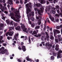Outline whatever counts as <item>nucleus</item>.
Masks as SVG:
<instances>
[{
  "label": "nucleus",
  "instance_id": "obj_49",
  "mask_svg": "<svg viewBox=\"0 0 62 62\" xmlns=\"http://www.w3.org/2000/svg\"><path fill=\"white\" fill-rule=\"evenodd\" d=\"M5 54L6 55H8L9 54V53L8 52H5Z\"/></svg>",
  "mask_w": 62,
  "mask_h": 62
},
{
  "label": "nucleus",
  "instance_id": "obj_6",
  "mask_svg": "<svg viewBox=\"0 0 62 62\" xmlns=\"http://www.w3.org/2000/svg\"><path fill=\"white\" fill-rule=\"evenodd\" d=\"M62 53V51L59 50L58 51V52L57 54V58L58 59L59 58H62V56L61 55V53Z\"/></svg>",
  "mask_w": 62,
  "mask_h": 62
},
{
  "label": "nucleus",
  "instance_id": "obj_63",
  "mask_svg": "<svg viewBox=\"0 0 62 62\" xmlns=\"http://www.w3.org/2000/svg\"><path fill=\"white\" fill-rule=\"evenodd\" d=\"M56 22H59V19H57V20H56Z\"/></svg>",
  "mask_w": 62,
  "mask_h": 62
},
{
  "label": "nucleus",
  "instance_id": "obj_2",
  "mask_svg": "<svg viewBox=\"0 0 62 62\" xmlns=\"http://www.w3.org/2000/svg\"><path fill=\"white\" fill-rule=\"evenodd\" d=\"M29 13V14H27L28 21H30V19L32 21L34 22L35 18L33 17H31V16L33 17L34 16V12H30Z\"/></svg>",
  "mask_w": 62,
  "mask_h": 62
},
{
  "label": "nucleus",
  "instance_id": "obj_64",
  "mask_svg": "<svg viewBox=\"0 0 62 62\" xmlns=\"http://www.w3.org/2000/svg\"><path fill=\"white\" fill-rule=\"evenodd\" d=\"M60 15L61 17H62V13H60Z\"/></svg>",
  "mask_w": 62,
  "mask_h": 62
},
{
  "label": "nucleus",
  "instance_id": "obj_32",
  "mask_svg": "<svg viewBox=\"0 0 62 62\" xmlns=\"http://www.w3.org/2000/svg\"><path fill=\"white\" fill-rule=\"evenodd\" d=\"M13 24L15 27H16V26H17V23H15L14 22Z\"/></svg>",
  "mask_w": 62,
  "mask_h": 62
},
{
  "label": "nucleus",
  "instance_id": "obj_20",
  "mask_svg": "<svg viewBox=\"0 0 62 62\" xmlns=\"http://www.w3.org/2000/svg\"><path fill=\"white\" fill-rule=\"evenodd\" d=\"M36 6L38 7H40L41 6V4H40V3H38L36 5Z\"/></svg>",
  "mask_w": 62,
  "mask_h": 62
},
{
  "label": "nucleus",
  "instance_id": "obj_14",
  "mask_svg": "<svg viewBox=\"0 0 62 62\" xmlns=\"http://www.w3.org/2000/svg\"><path fill=\"white\" fill-rule=\"evenodd\" d=\"M22 50H23V52H25L26 49L25 48V46H22Z\"/></svg>",
  "mask_w": 62,
  "mask_h": 62
},
{
  "label": "nucleus",
  "instance_id": "obj_57",
  "mask_svg": "<svg viewBox=\"0 0 62 62\" xmlns=\"http://www.w3.org/2000/svg\"><path fill=\"white\" fill-rule=\"evenodd\" d=\"M20 4H23V1H22V0H20Z\"/></svg>",
  "mask_w": 62,
  "mask_h": 62
},
{
  "label": "nucleus",
  "instance_id": "obj_7",
  "mask_svg": "<svg viewBox=\"0 0 62 62\" xmlns=\"http://www.w3.org/2000/svg\"><path fill=\"white\" fill-rule=\"evenodd\" d=\"M45 33L46 34V37L45 38V40H47V41L49 40V34L47 32L45 31Z\"/></svg>",
  "mask_w": 62,
  "mask_h": 62
},
{
  "label": "nucleus",
  "instance_id": "obj_42",
  "mask_svg": "<svg viewBox=\"0 0 62 62\" xmlns=\"http://www.w3.org/2000/svg\"><path fill=\"white\" fill-rule=\"evenodd\" d=\"M41 36V35L40 34H38V35H37V38H38V37H40Z\"/></svg>",
  "mask_w": 62,
  "mask_h": 62
},
{
  "label": "nucleus",
  "instance_id": "obj_44",
  "mask_svg": "<svg viewBox=\"0 0 62 62\" xmlns=\"http://www.w3.org/2000/svg\"><path fill=\"white\" fill-rule=\"evenodd\" d=\"M31 26L32 27L34 28V26H35V25H34V24H31Z\"/></svg>",
  "mask_w": 62,
  "mask_h": 62
},
{
  "label": "nucleus",
  "instance_id": "obj_55",
  "mask_svg": "<svg viewBox=\"0 0 62 62\" xmlns=\"http://www.w3.org/2000/svg\"><path fill=\"white\" fill-rule=\"evenodd\" d=\"M18 49H19V50H21V49H22V48H21L20 46H19L18 47Z\"/></svg>",
  "mask_w": 62,
  "mask_h": 62
},
{
  "label": "nucleus",
  "instance_id": "obj_27",
  "mask_svg": "<svg viewBox=\"0 0 62 62\" xmlns=\"http://www.w3.org/2000/svg\"><path fill=\"white\" fill-rule=\"evenodd\" d=\"M2 39H3V37L2 36H1L0 37V42L1 43H3L1 42V40H2Z\"/></svg>",
  "mask_w": 62,
  "mask_h": 62
},
{
  "label": "nucleus",
  "instance_id": "obj_10",
  "mask_svg": "<svg viewBox=\"0 0 62 62\" xmlns=\"http://www.w3.org/2000/svg\"><path fill=\"white\" fill-rule=\"evenodd\" d=\"M8 35L10 36H12V35H13V34L14 33V32L12 31V32L11 31H10L8 32Z\"/></svg>",
  "mask_w": 62,
  "mask_h": 62
},
{
  "label": "nucleus",
  "instance_id": "obj_43",
  "mask_svg": "<svg viewBox=\"0 0 62 62\" xmlns=\"http://www.w3.org/2000/svg\"><path fill=\"white\" fill-rule=\"evenodd\" d=\"M55 40L56 42H58V39H55Z\"/></svg>",
  "mask_w": 62,
  "mask_h": 62
},
{
  "label": "nucleus",
  "instance_id": "obj_13",
  "mask_svg": "<svg viewBox=\"0 0 62 62\" xmlns=\"http://www.w3.org/2000/svg\"><path fill=\"white\" fill-rule=\"evenodd\" d=\"M54 33H55V34H59L60 33V31L59 30H56L54 31Z\"/></svg>",
  "mask_w": 62,
  "mask_h": 62
},
{
  "label": "nucleus",
  "instance_id": "obj_22",
  "mask_svg": "<svg viewBox=\"0 0 62 62\" xmlns=\"http://www.w3.org/2000/svg\"><path fill=\"white\" fill-rule=\"evenodd\" d=\"M14 28L13 26L10 27L9 31H11V30H12H12H14Z\"/></svg>",
  "mask_w": 62,
  "mask_h": 62
},
{
  "label": "nucleus",
  "instance_id": "obj_39",
  "mask_svg": "<svg viewBox=\"0 0 62 62\" xmlns=\"http://www.w3.org/2000/svg\"><path fill=\"white\" fill-rule=\"evenodd\" d=\"M14 39L15 40H16V41H17V37L16 36H14Z\"/></svg>",
  "mask_w": 62,
  "mask_h": 62
},
{
  "label": "nucleus",
  "instance_id": "obj_37",
  "mask_svg": "<svg viewBox=\"0 0 62 62\" xmlns=\"http://www.w3.org/2000/svg\"><path fill=\"white\" fill-rule=\"evenodd\" d=\"M7 39L8 40H9L10 39H12V37H9V36H8Z\"/></svg>",
  "mask_w": 62,
  "mask_h": 62
},
{
  "label": "nucleus",
  "instance_id": "obj_50",
  "mask_svg": "<svg viewBox=\"0 0 62 62\" xmlns=\"http://www.w3.org/2000/svg\"><path fill=\"white\" fill-rule=\"evenodd\" d=\"M52 47V44H49V45L48 46V47Z\"/></svg>",
  "mask_w": 62,
  "mask_h": 62
},
{
  "label": "nucleus",
  "instance_id": "obj_56",
  "mask_svg": "<svg viewBox=\"0 0 62 62\" xmlns=\"http://www.w3.org/2000/svg\"><path fill=\"white\" fill-rule=\"evenodd\" d=\"M46 3L47 5H48L49 4V1L48 0H47Z\"/></svg>",
  "mask_w": 62,
  "mask_h": 62
},
{
  "label": "nucleus",
  "instance_id": "obj_18",
  "mask_svg": "<svg viewBox=\"0 0 62 62\" xmlns=\"http://www.w3.org/2000/svg\"><path fill=\"white\" fill-rule=\"evenodd\" d=\"M40 3L41 4H43L46 3V1L45 0H41Z\"/></svg>",
  "mask_w": 62,
  "mask_h": 62
},
{
  "label": "nucleus",
  "instance_id": "obj_3",
  "mask_svg": "<svg viewBox=\"0 0 62 62\" xmlns=\"http://www.w3.org/2000/svg\"><path fill=\"white\" fill-rule=\"evenodd\" d=\"M31 3L29 2V5L28 3H27V4H26L25 6L27 8V9H26V13L27 14H29L30 12H31V10L29 8V7L30 8H31L32 7V6L31 5Z\"/></svg>",
  "mask_w": 62,
  "mask_h": 62
},
{
  "label": "nucleus",
  "instance_id": "obj_58",
  "mask_svg": "<svg viewBox=\"0 0 62 62\" xmlns=\"http://www.w3.org/2000/svg\"><path fill=\"white\" fill-rule=\"evenodd\" d=\"M21 45H23V42H22L21 43Z\"/></svg>",
  "mask_w": 62,
  "mask_h": 62
},
{
  "label": "nucleus",
  "instance_id": "obj_60",
  "mask_svg": "<svg viewBox=\"0 0 62 62\" xmlns=\"http://www.w3.org/2000/svg\"><path fill=\"white\" fill-rule=\"evenodd\" d=\"M30 33V34H31V33H32L33 32V31H29Z\"/></svg>",
  "mask_w": 62,
  "mask_h": 62
},
{
  "label": "nucleus",
  "instance_id": "obj_35",
  "mask_svg": "<svg viewBox=\"0 0 62 62\" xmlns=\"http://www.w3.org/2000/svg\"><path fill=\"white\" fill-rule=\"evenodd\" d=\"M55 7L56 8L58 9L59 8V6L58 5H57L55 6Z\"/></svg>",
  "mask_w": 62,
  "mask_h": 62
},
{
  "label": "nucleus",
  "instance_id": "obj_28",
  "mask_svg": "<svg viewBox=\"0 0 62 62\" xmlns=\"http://www.w3.org/2000/svg\"><path fill=\"white\" fill-rule=\"evenodd\" d=\"M21 28L22 29L25 28V26L24 24H23L21 26Z\"/></svg>",
  "mask_w": 62,
  "mask_h": 62
},
{
  "label": "nucleus",
  "instance_id": "obj_61",
  "mask_svg": "<svg viewBox=\"0 0 62 62\" xmlns=\"http://www.w3.org/2000/svg\"><path fill=\"white\" fill-rule=\"evenodd\" d=\"M57 12L58 13H59V12H60L59 11V9H58L57 10Z\"/></svg>",
  "mask_w": 62,
  "mask_h": 62
},
{
  "label": "nucleus",
  "instance_id": "obj_31",
  "mask_svg": "<svg viewBox=\"0 0 62 62\" xmlns=\"http://www.w3.org/2000/svg\"><path fill=\"white\" fill-rule=\"evenodd\" d=\"M50 39L51 40H54V37L53 36H51Z\"/></svg>",
  "mask_w": 62,
  "mask_h": 62
},
{
  "label": "nucleus",
  "instance_id": "obj_41",
  "mask_svg": "<svg viewBox=\"0 0 62 62\" xmlns=\"http://www.w3.org/2000/svg\"><path fill=\"white\" fill-rule=\"evenodd\" d=\"M29 43H30L31 42V40L30 39V37H29Z\"/></svg>",
  "mask_w": 62,
  "mask_h": 62
},
{
  "label": "nucleus",
  "instance_id": "obj_30",
  "mask_svg": "<svg viewBox=\"0 0 62 62\" xmlns=\"http://www.w3.org/2000/svg\"><path fill=\"white\" fill-rule=\"evenodd\" d=\"M11 9L12 11H13L14 12L15 11V10H16L14 8H11Z\"/></svg>",
  "mask_w": 62,
  "mask_h": 62
},
{
  "label": "nucleus",
  "instance_id": "obj_8",
  "mask_svg": "<svg viewBox=\"0 0 62 62\" xmlns=\"http://www.w3.org/2000/svg\"><path fill=\"white\" fill-rule=\"evenodd\" d=\"M48 15H49V17L51 21H54V18L53 17H52V16L51 15L50 13H48Z\"/></svg>",
  "mask_w": 62,
  "mask_h": 62
},
{
  "label": "nucleus",
  "instance_id": "obj_47",
  "mask_svg": "<svg viewBox=\"0 0 62 62\" xmlns=\"http://www.w3.org/2000/svg\"><path fill=\"white\" fill-rule=\"evenodd\" d=\"M16 4H19V1L18 0H16Z\"/></svg>",
  "mask_w": 62,
  "mask_h": 62
},
{
  "label": "nucleus",
  "instance_id": "obj_46",
  "mask_svg": "<svg viewBox=\"0 0 62 62\" xmlns=\"http://www.w3.org/2000/svg\"><path fill=\"white\" fill-rule=\"evenodd\" d=\"M28 0H25V2H24V4H25L26 3H27V1H28Z\"/></svg>",
  "mask_w": 62,
  "mask_h": 62
},
{
  "label": "nucleus",
  "instance_id": "obj_5",
  "mask_svg": "<svg viewBox=\"0 0 62 62\" xmlns=\"http://www.w3.org/2000/svg\"><path fill=\"white\" fill-rule=\"evenodd\" d=\"M55 8H52V7L50 8V7H49L47 8V11H51L53 14H55Z\"/></svg>",
  "mask_w": 62,
  "mask_h": 62
},
{
  "label": "nucleus",
  "instance_id": "obj_45",
  "mask_svg": "<svg viewBox=\"0 0 62 62\" xmlns=\"http://www.w3.org/2000/svg\"><path fill=\"white\" fill-rule=\"evenodd\" d=\"M17 61L19 62H22V60H21L20 59H18L17 60Z\"/></svg>",
  "mask_w": 62,
  "mask_h": 62
},
{
  "label": "nucleus",
  "instance_id": "obj_21",
  "mask_svg": "<svg viewBox=\"0 0 62 62\" xmlns=\"http://www.w3.org/2000/svg\"><path fill=\"white\" fill-rule=\"evenodd\" d=\"M37 34V31H34L33 33H32V35H36V34Z\"/></svg>",
  "mask_w": 62,
  "mask_h": 62
},
{
  "label": "nucleus",
  "instance_id": "obj_48",
  "mask_svg": "<svg viewBox=\"0 0 62 62\" xmlns=\"http://www.w3.org/2000/svg\"><path fill=\"white\" fill-rule=\"evenodd\" d=\"M29 23L30 24H32V23H31V21H30V20H28Z\"/></svg>",
  "mask_w": 62,
  "mask_h": 62
},
{
  "label": "nucleus",
  "instance_id": "obj_17",
  "mask_svg": "<svg viewBox=\"0 0 62 62\" xmlns=\"http://www.w3.org/2000/svg\"><path fill=\"white\" fill-rule=\"evenodd\" d=\"M55 49L56 51H58V50L59 49V47L58 45H56L55 46Z\"/></svg>",
  "mask_w": 62,
  "mask_h": 62
},
{
  "label": "nucleus",
  "instance_id": "obj_34",
  "mask_svg": "<svg viewBox=\"0 0 62 62\" xmlns=\"http://www.w3.org/2000/svg\"><path fill=\"white\" fill-rule=\"evenodd\" d=\"M60 16V15L57 14H56L55 15V16L56 17H59Z\"/></svg>",
  "mask_w": 62,
  "mask_h": 62
},
{
  "label": "nucleus",
  "instance_id": "obj_23",
  "mask_svg": "<svg viewBox=\"0 0 62 62\" xmlns=\"http://www.w3.org/2000/svg\"><path fill=\"white\" fill-rule=\"evenodd\" d=\"M38 22L39 24V25H40L41 24V20L40 19H39Z\"/></svg>",
  "mask_w": 62,
  "mask_h": 62
},
{
  "label": "nucleus",
  "instance_id": "obj_62",
  "mask_svg": "<svg viewBox=\"0 0 62 62\" xmlns=\"http://www.w3.org/2000/svg\"><path fill=\"white\" fill-rule=\"evenodd\" d=\"M3 46H6L7 45V44L6 43H3Z\"/></svg>",
  "mask_w": 62,
  "mask_h": 62
},
{
  "label": "nucleus",
  "instance_id": "obj_16",
  "mask_svg": "<svg viewBox=\"0 0 62 62\" xmlns=\"http://www.w3.org/2000/svg\"><path fill=\"white\" fill-rule=\"evenodd\" d=\"M6 52H7V49H3L1 52V53L2 54H4L6 53Z\"/></svg>",
  "mask_w": 62,
  "mask_h": 62
},
{
  "label": "nucleus",
  "instance_id": "obj_25",
  "mask_svg": "<svg viewBox=\"0 0 62 62\" xmlns=\"http://www.w3.org/2000/svg\"><path fill=\"white\" fill-rule=\"evenodd\" d=\"M40 27V26H39V25L38 26H36L35 28V29H39V28Z\"/></svg>",
  "mask_w": 62,
  "mask_h": 62
},
{
  "label": "nucleus",
  "instance_id": "obj_36",
  "mask_svg": "<svg viewBox=\"0 0 62 62\" xmlns=\"http://www.w3.org/2000/svg\"><path fill=\"white\" fill-rule=\"evenodd\" d=\"M4 26V25L3 24V23H1L0 24V28H1V27H3V26Z\"/></svg>",
  "mask_w": 62,
  "mask_h": 62
},
{
  "label": "nucleus",
  "instance_id": "obj_54",
  "mask_svg": "<svg viewBox=\"0 0 62 62\" xmlns=\"http://www.w3.org/2000/svg\"><path fill=\"white\" fill-rule=\"evenodd\" d=\"M56 28L57 29H59L60 28V26H57L56 27Z\"/></svg>",
  "mask_w": 62,
  "mask_h": 62
},
{
  "label": "nucleus",
  "instance_id": "obj_15",
  "mask_svg": "<svg viewBox=\"0 0 62 62\" xmlns=\"http://www.w3.org/2000/svg\"><path fill=\"white\" fill-rule=\"evenodd\" d=\"M8 4H9L10 5H13V1L12 0H8Z\"/></svg>",
  "mask_w": 62,
  "mask_h": 62
},
{
  "label": "nucleus",
  "instance_id": "obj_4",
  "mask_svg": "<svg viewBox=\"0 0 62 62\" xmlns=\"http://www.w3.org/2000/svg\"><path fill=\"white\" fill-rule=\"evenodd\" d=\"M40 10L38 9V8H34V10L35 11H37L39 15H41V13H42L43 12V11L44 10V8L43 7L40 8Z\"/></svg>",
  "mask_w": 62,
  "mask_h": 62
},
{
  "label": "nucleus",
  "instance_id": "obj_12",
  "mask_svg": "<svg viewBox=\"0 0 62 62\" xmlns=\"http://www.w3.org/2000/svg\"><path fill=\"white\" fill-rule=\"evenodd\" d=\"M15 29L16 30H17V31H21V27L20 26H18L16 27Z\"/></svg>",
  "mask_w": 62,
  "mask_h": 62
},
{
  "label": "nucleus",
  "instance_id": "obj_9",
  "mask_svg": "<svg viewBox=\"0 0 62 62\" xmlns=\"http://www.w3.org/2000/svg\"><path fill=\"white\" fill-rule=\"evenodd\" d=\"M29 56H28L27 57H26V59L28 61H30L31 62H32L33 60L30 58Z\"/></svg>",
  "mask_w": 62,
  "mask_h": 62
},
{
  "label": "nucleus",
  "instance_id": "obj_52",
  "mask_svg": "<svg viewBox=\"0 0 62 62\" xmlns=\"http://www.w3.org/2000/svg\"><path fill=\"white\" fill-rule=\"evenodd\" d=\"M49 2H50V3H52V2H53V0H48Z\"/></svg>",
  "mask_w": 62,
  "mask_h": 62
},
{
  "label": "nucleus",
  "instance_id": "obj_11",
  "mask_svg": "<svg viewBox=\"0 0 62 62\" xmlns=\"http://www.w3.org/2000/svg\"><path fill=\"white\" fill-rule=\"evenodd\" d=\"M57 37L59 41H61V38H62L61 35H58Z\"/></svg>",
  "mask_w": 62,
  "mask_h": 62
},
{
  "label": "nucleus",
  "instance_id": "obj_59",
  "mask_svg": "<svg viewBox=\"0 0 62 62\" xmlns=\"http://www.w3.org/2000/svg\"><path fill=\"white\" fill-rule=\"evenodd\" d=\"M25 38V37L23 36H21V39H22L23 38Z\"/></svg>",
  "mask_w": 62,
  "mask_h": 62
},
{
  "label": "nucleus",
  "instance_id": "obj_26",
  "mask_svg": "<svg viewBox=\"0 0 62 62\" xmlns=\"http://www.w3.org/2000/svg\"><path fill=\"white\" fill-rule=\"evenodd\" d=\"M53 55L54 56H56L57 55V53L54 52L53 53Z\"/></svg>",
  "mask_w": 62,
  "mask_h": 62
},
{
  "label": "nucleus",
  "instance_id": "obj_24",
  "mask_svg": "<svg viewBox=\"0 0 62 62\" xmlns=\"http://www.w3.org/2000/svg\"><path fill=\"white\" fill-rule=\"evenodd\" d=\"M6 22L7 23V24H9V23H10V21L8 20H6Z\"/></svg>",
  "mask_w": 62,
  "mask_h": 62
},
{
  "label": "nucleus",
  "instance_id": "obj_29",
  "mask_svg": "<svg viewBox=\"0 0 62 62\" xmlns=\"http://www.w3.org/2000/svg\"><path fill=\"white\" fill-rule=\"evenodd\" d=\"M2 8L4 10H7V7H6V6H3L2 7Z\"/></svg>",
  "mask_w": 62,
  "mask_h": 62
},
{
  "label": "nucleus",
  "instance_id": "obj_33",
  "mask_svg": "<svg viewBox=\"0 0 62 62\" xmlns=\"http://www.w3.org/2000/svg\"><path fill=\"white\" fill-rule=\"evenodd\" d=\"M51 59L54 60V57L53 56H52L51 57Z\"/></svg>",
  "mask_w": 62,
  "mask_h": 62
},
{
  "label": "nucleus",
  "instance_id": "obj_38",
  "mask_svg": "<svg viewBox=\"0 0 62 62\" xmlns=\"http://www.w3.org/2000/svg\"><path fill=\"white\" fill-rule=\"evenodd\" d=\"M10 24V25H12V26L13 25V21H11Z\"/></svg>",
  "mask_w": 62,
  "mask_h": 62
},
{
  "label": "nucleus",
  "instance_id": "obj_51",
  "mask_svg": "<svg viewBox=\"0 0 62 62\" xmlns=\"http://www.w3.org/2000/svg\"><path fill=\"white\" fill-rule=\"evenodd\" d=\"M47 19L48 20V22L49 23H50V21L49 20V18H47Z\"/></svg>",
  "mask_w": 62,
  "mask_h": 62
},
{
  "label": "nucleus",
  "instance_id": "obj_40",
  "mask_svg": "<svg viewBox=\"0 0 62 62\" xmlns=\"http://www.w3.org/2000/svg\"><path fill=\"white\" fill-rule=\"evenodd\" d=\"M49 44L48 43H46L45 44V46H48L49 47Z\"/></svg>",
  "mask_w": 62,
  "mask_h": 62
},
{
  "label": "nucleus",
  "instance_id": "obj_53",
  "mask_svg": "<svg viewBox=\"0 0 62 62\" xmlns=\"http://www.w3.org/2000/svg\"><path fill=\"white\" fill-rule=\"evenodd\" d=\"M36 19H37V20H39V17L38 16H36Z\"/></svg>",
  "mask_w": 62,
  "mask_h": 62
},
{
  "label": "nucleus",
  "instance_id": "obj_19",
  "mask_svg": "<svg viewBox=\"0 0 62 62\" xmlns=\"http://www.w3.org/2000/svg\"><path fill=\"white\" fill-rule=\"evenodd\" d=\"M23 29V31L26 33H28V31H27V28H24Z\"/></svg>",
  "mask_w": 62,
  "mask_h": 62
},
{
  "label": "nucleus",
  "instance_id": "obj_1",
  "mask_svg": "<svg viewBox=\"0 0 62 62\" xmlns=\"http://www.w3.org/2000/svg\"><path fill=\"white\" fill-rule=\"evenodd\" d=\"M20 12L19 11H16L14 12V13L15 14H14L13 13H10L9 16H11V18L12 19H13L16 22L17 21V20L14 17L15 16V17L17 19V17H18V18H21V16L20 15V14L19 13Z\"/></svg>",
  "mask_w": 62,
  "mask_h": 62
}]
</instances>
